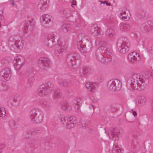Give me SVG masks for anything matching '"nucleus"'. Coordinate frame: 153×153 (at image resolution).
<instances>
[{
  "label": "nucleus",
  "instance_id": "1",
  "mask_svg": "<svg viewBox=\"0 0 153 153\" xmlns=\"http://www.w3.org/2000/svg\"><path fill=\"white\" fill-rule=\"evenodd\" d=\"M143 82V79L140 75L134 74L127 81V86L130 90H143L146 85Z\"/></svg>",
  "mask_w": 153,
  "mask_h": 153
},
{
  "label": "nucleus",
  "instance_id": "2",
  "mask_svg": "<svg viewBox=\"0 0 153 153\" xmlns=\"http://www.w3.org/2000/svg\"><path fill=\"white\" fill-rule=\"evenodd\" d=\"M117 45L118 51L121 53L125 54L129 51L130 43L127 38L122 37L118 39Z\"/></svg>",
  "mask_w": 153,
  "mask_h": 153
},
{
  "label": "nucleus",
  "instance_id": "3",
  "mask_svg": "<svg viewBox=\"0 0 153 153\" xmlns=\"http://www.w3.org/2000/svg\"><path fill=\"white\" fill-rule=\"evenodd\" d=\"M30 118L33 123H41L43 118V113L40 109L37 108L31 110L29 113Z\"/></svg>",
  "mask_w": 153,
  "mask_h": 153
},
{
  "label": "nucleus",
  "instance_id": "4",
  "mask_svg": "<svg viewBox=\"0 0 153 153\" xmlns=\"http://www.w3.org/2000/svg\"><path fill=\"white\" fill-rule=\"evenodd\" d=\"M121 86L120 81L117 79L110 80L108 82L107 85L108 89L112 91L119 90Z\"/></svg>",
  "mask_w": 153,
  "mask_h": 153
},
{
  "label": "nucleus",
  "instance_id": "5",
  "mask_svg": "<svg viewBox=\"0 0 153 153\" xmlns=\"http://www.w3.org/2000/svg\"><path fill=\"white\" fill-rule=\"evenodd\" d=\"M53 18L51 16L48 14L43 15L40 18L41 22L45 28H50L53 25Z\"/></svg>",
  "mask_w": 153,
  "mask_h": 153
},
{
  "label": "nucleus",
  "instance_id": "6",
  "mask_svg": "<svg viewBox=\"0 0 153 153\" xmlns=\"http://www.w3.org/2000/svg\"><path fill=\"white\" fill-rule=\"evenodd\" d=\"M91 42L90 41H87L85 44H77V48L80 51L84 54L88 52L92 48Z\"/></svg>",
  "mask_w": 153,
  "mask_h": 153
},
{
  "label": "nucleus",
  "instance_id": "7",
  "mask_svg": "<svg viewBox=\"0 0 153 153\" xmlns=\"http://www.w3.org/2000/svg\"><path fill=\"white\" fill-rule=\"evenodd\" d=\"M122 130L119 128L114 129L113 128H110L107 131V134L110 139L115 140L118 137Z\"/></svg>",
  "mask_w": 153,
  "mask_h": 153
},
{
  "label": "nucleus",
  "instance_id": "8",
  "mask_svg": "<svg viewBox=\"0 0 153 153\" xmlns=\"http://www.w3.org/2000/svg\"><path fill=\"white\" fill-rule=\"evenodd\" d=\"M23 45V41L21 39L19 40H16L14 45H12L10 46V48L11 51L18 52L22 48Z\"/></svg>",
  "mask_w": 153,
  "mask_h": 153
},
{
  "label": "nucleus",
  "instance_id": "9",
  "mask_svg": "<svg viewBox=\"0 0 153 153\" xmlns=\"http://www.w3.org/2000/svg\"><path fill=\"white\" fill-rule=\"evenodd\" d=\"M1 79L4 81H8L10 79L11 76V70L8 68H6L3 69L0 72Z\"/></svg>",
  "mask_w": 153,
  "mask_h": 153
},
{
  "label": "nucleus",
  "instance_id": "10",
  "mask_svg": "<svg viewBox=\"0 0 153 153\" xmlns=\"http://www.w3.org/2000/svg\"><path fill=\"white\" fill-rule=\"evenodd\" d=\"M50 61L48 58L41 57L39 58V64L40 67L44 70H46L49 68Z\"/></svg>",
  "mask_w": 153,
  "mask_h": 153
},
{
  "label": "nucleus",
  "instance_id": "11",
  "mask_svg": "<svg viewBox=\"0 0 153 153\" xmlns=\"http://www.w3.org/2000/svg\"><path fill=\"white\" fill-rule=\"evenodd\" d=\"M140 29L144 32L147 33L151 31L153 29V21H148L142 24Z\"/></svg>",
  "mask_w": 153,
  "mask_h": 153
},
{
  "label": "nucleus",
  "instance_id": "12",
  "mask_svg": "<svg viewBox=\"0 0 153 153\" xmlns=\"http://www.w3.org/2000/svg\"><path fill=\"white\" fill-rule=\"evenodd\" d=\"M90 32L94 36L97 38H100L102 35V33L100 31V28L96 24L92 25L91 26Z\"/></svg>",
  "mask_w": 153,
  "mask_h": 153
},
{
  "label": "nucleus",
  "instance_id": "13",
  "mask_svg": "<svg viewBox=\"0 0 153 153\" xmlns=\"http://www.w3.org/2000/svg\"><path fill=\"white\" fill-rule=\"evenodd\" d=\"M128 58V61L132 63H136L140 59L139 54L136 52H132L129 54Z\"/></svg>",
  "mask_w": 153,
  "mask_h": 153
},
{
  "label": "nucleus",
  "instance_id": "14",
  "mask_svg": "<svg viewBox=\"0 0 153 153\" xmlns=\"http://www.w3.org/2000/svg\"><path fill=\"white\" fill-rule=\"evenodd\" d=\"M106 49L105 45H102L99 47L96 51L95 56L97 59L100 61L104 56L103 53L105 52Z\"/></svg>",
  "mask_w": 153,
  "mask_h": 153
},
{
  "label": "nucleus",
  "instance_id": "15",
  "mask_svg": "<svg viewBox=\"0 0 153 153\" xmlns=\"http://www.w3.org/2000/svg\"><path fill=\"white\" fill-rule=\"evenodd\" d=\"M48 0H41L39 3L37 8L39 11H44L48 7Z\"/></svg>",
  "mask_w": 153,
  "mask_h": 153
},
{
  "label": "nucleus",
  "instance_id": "16",
  "mask_svg": "<svg viewBox=\"0 0 153 153\" xmlns=\"http://www.w3.org/2000/svg\"><path fill=\"white\" fill-rule=\"evenodd\" d=\"M66 49L67 47L66 46L62 45H57L56 47L55 50V55L59 57H61L62 56V52Z\"/></svg>",
  "mask_w": 153,
  "mask_h": 153
},
{
  "label": "nucleus",
  "instance_id": "17",
  "mask_svg": "<svg viewBox=\"0 0 153 153\" xmlns=\"http://www.w3.org/2000/svg\"><path fill=\"white\" fill-rule=\"evenodd\" d=\"M50 92L48 89H47L44 85H41L38 88L37 93L39 96L43 97L48 95Z\"/></svg>",
  "mask_w": 153,
  "mask_h": 153
},
{
  "label": "nucleus",
  "instance_id": "18",
  "mask_svg": "<svg viewBox=\"0 0 153 153\" xmlns=\"http://www.w3.org/2000/svg\"><path fill=\"white\" fill-rule=\"evenodd\" d=\"M54 37L52 36H48L45 41V45L49 48H51L54 46L56 42L54 40Z\"/></svg>",
  "mask_w": 153,
  "mask_h": 153
},
{
  "label": "nucleus",
  "instance_id": "19",
  "mask_svg": "<svg viewBox=\"0 0 153 153\" xmlns=\"http://www.w3.org/2000/svg\"><path fill=\"white\" fill-rule=\"evenodd\" d=\"M68 119L67 128L70 129L74 128L76 123V118L74 116L69 117Z\"/></svg>",
  "mask_w": 153,
  "mask_h": 153
},
{
  "label": "nucleus",
  "instance_id": "20",
  "mask_svg": "<svg viewBox=\"0 0 153 153\" xmlns=\"http://www.w3.org/2000/svg\"><path fill=\"white\" fill-rule=\"evenodd\" d=\"M73 11L68 8L62 9L60 11V13L62 16L65 18H68L72 16Z\"/></svg>",
  "mask_w": 153,
  "mask_h": 153
},
{
  "label": "nucleus",
  "instance_id": "21",
  "mask_svg": "<svg viewBox=\"0 0 153 153\" xmlns=\"http://www.w3.org/2000/svg\"><path fill=\"white\" fill-rule=\"evenodd\" d=\"M33 20L31 19L29 20H27L25 24L24 27V29L25 31L29 30L30 31L32 30L34 28V24L33 22Z\"/></svg>",
  "mask_w": 153,
  "mask_h": 153
},
{
  "label": "nucleus",
  "instance_id": "22",
  "mask_svg": "<svg viewBox=\"0 0 153 153\" xmlns=\"http://www.w3.org/2000/svg\"><path fill=\"white\" fill-rule=\"evenodd\" d=\"M82 102V100L79 98L76 99L74 101V106L75 108V111L78 112L79 110Z\"/></svg>",
  "mask_w": 153,
  "mask_h": 153
},
{
  "label": "nucleus",
  "instance_id": "23",
  "mask_svg": "<svg viewBox=\"0 0 153 153\" xmlns=\"http://www.w3.org/2000/svg\"><path fill=\"white\" fill-rule=\"evenodd\" d=\"M115 34L114 31L113 29L110 28L107 29L105 33L106 38L110 40L114 38Z\"/></svg>",
  "mask_w": 153,
  "mask_h": 153
},
{
  "label": "nucleus",
  "instance_id": "24",
  "mask_svg": "<svg viewBox=\"0 0 153 153\" xmlns=\"http://www.w3.org/2000/svg\"><path fill=\"white\" fill-rule=\"evenodd\" d=\"M97 85L95 82L91 83L90 82H87L85 84V87L88 90L91 92H93L95 89L97 87Z\"/></svg>",
  "mask_w": 153,
  "mask_h": 153
},
{
  "label": "nucleus",
  "instance_id": "25",
  "mask_svg": "<svg viewBox=\"0 0 153 153\" xmlns=\"http://www.w3.org/2000/svg\"><path fill=\"white\" fill-rule=\"evenodd\" d=\"M39 104L42 107L46 109H49L51 107L50 103L47 101L41 100L39 101Z\"/></svg>",
  "mask_w": 153,
  "mask_h": 153
},
{
  "label": "nucleus",
  "instance_id": "26",
  "mask_svg": "<svg viewBox=\"0 0 153 153\" xmlns=\"http://www.w3.org/2000/svg\"><path fill=\"white\" fill-rule=\"evenodd\" d=\"M59 119L60 120L61 123L67 128L68 126V117H64L62 115L60 114L59 116Z\"/></svg>",
  "mask_w": 153,
  "mask_h": 153
},
{
  "label": "nucleus",
  "instance_id": "27",
  "mask_svg": "<svg viewBox=\"0 0 153 153\" xmlns=\"http://www.w3.org/2000/svg\"><path fill=\"white\" fill-rule=\"evenodd\" d=\"M90 69L88 68H81L79 71V74L82 76L86 77L90 73Z\"/></svg>",
  "mask_w": 153,
  "mask_h": 153
},
{
  "label": "nucleus",
  "instance_id": "28",
  "mask_svg": "<svg viewBox=\"0 0 153 153\" xmlns=\"http://www.w3.org/2000/svg\"><path fill=\"white\" fill-rule=\"evenodd\" d=\"M120 29L122 31H127L130 29V26L127 24L121 23L120 24Z\"/></svg>",
  "mask_w": 153,
  "mask_h": 153
},
{
  "label": "nucleus",
  "instance_id": "29",
  "mask_svg": "<svg viewBox=\"0 0 153 153\" xmlns=\"http://www.w3.org/2000/svg\"><path fill=\"white\" fill-rule=\"evenodd\" d=\"M138 101L137 102V104L139 106H141L145 105L146 100L144 96H139L137 98Z\"/></svg>",
  "mask_w": 153,
  "mask_h": 153
},
{
  "label": "nucleus",
  "instance_id": "30",
  "mask_svg": "<svg viewBox=\"0 0 153 153\" xmlns=\"http://www.w3.org/2000/svg\"><path fill=\"white\" fill-rule=\"evenodd\" d=\"M79 57V55L76 53H71L69 54L68 57V60L72 61L78 59Z\"/></svg>",
  "mask_w": 153,
  "mask_h": 153
},
{
  "label": "nucleus",
  "instance_id": "31",
  "mask_svg": "<svg viewBox=\"0 0 153 153\" xmlns=\"http://www.w3.org/2000/svg\"><path fill=\"white\" fill-rule=\"evenodd\" d=\"M61 29L65 33L70 32L71 30V25L69 24H63L61 27Z\"/></svg>",
  "mask_w": 153,
  "mask_h": 153
},
{
  "label": "nucleus",
  "instance_id": "32",
  "mask_svg": "<svg viewBox=\"0 0 153 153\" xmlns=\"http://www.w3.org/2000/svg\"><path fill=\"white\" fill-rule=\"evenodd\" d=\"M25 59L24 57L21 56L17 57L15 59L14 62L15 63H18L22 65L25 62Z\"/></svg>",
  "mask_w": 153,
  "mask_h": 153
},
{
  "label": "nucleus",
  "instance_id": "33",
  "mask_svg": "<svg viewBox=\"0 0 153 153\" xmlns=\"http://www.w3.org/2000/svg\"><path fill=\"white\" fill-rule=\"evenodd\" d=\"M58 82L59 84L64 86H67L69 84V81L68 80L63 79L62 78L59 79Z\"/></svg>",
  "mask_w": 153,
  "mask_h": 153
},
{
  "label": "nucleus",
  "instance_id": "34",
  "mask_svg": "<svg viewBox=\"0 0 153 153\" xmlns=\"http://www.w3.org/2000/svg\"><path fill=\"white\" fill-rule=\"evenodd\" d=\"M62 96L61 93L58 91H55L54 92L53 98L56 101H57L60 99Z\"/></svg>",
  "mask_w": 153,
  "mask_h": 153
},
{
  "label": "nucleus",
  "instance_id": "35",
  "mask_svg": "<svg viewBox=\"0 0 153 153\" xmlns=\"http://www.w3.org/2000/svg\"><path fill=\"white\" fill-rule=\"evenodd\" d=\"M121 146H119L118 143L114 144L112 149L113 153H118L119 150L121 149Z\"/></svg>",
  "mask_w": 153,
  "mask_h": 153
},
{
  "label": "nucleus",
  "instance_id": "36",
  "mask_svg": "<svg viewBox=\"0 0 153 153\" xmlns=\"http://www.w3.org/2000/svg\"><path fill=\"white\" fill-rule=\"evenodd\" d=\"M111 60V58L110 56L107 57L103 56L100 62L105 64H107Z\"/></svg>",
  "mask_w": 153,
  "mask_h": 153
},
{
  "label": "nucleus",
  "instance_id": "37",
  "mask_svg": "<svg viewBox=\"0 0 153 153\" xmlns=\"http://www.w3.org/2000/svg\"><path fill=\"white\" fill-rule=\"evenodd\" d=\"M42 85H44L45 88L47 89H48L50 91H51V88L53 86V84H52L51 82H47L45 83V84Z\"/></svg>",
  "mask_w": 153,
  "mask_h": 153
},
{
  "label": "nucleus",
  "instance_id": "38",
  "mask_svg": "<svg viewBox=\"0 0 153 153\" xmlns=\"http://www.w3.org/2000/svg\"><path fill=\"white\" fill-rule=\"evenodd\" d=\"M10 60L11 59L10 57H5L1 60V63L4 65H6L9 63Z\"/></svg>",
  "mask_w": 153,
  "mask_h": 153
},
{
  "label": "nucleus",
  "instance_id": "39",
  "mask_svg": "<svg viewBox=\"0 0 153 153\" xmlns=\"http://www.w3.org/2000/svg\"><path fill=\"white\" fill-rule=\"evenodd\" d=\"M9 126L12 129H15L16 127V122L13 120H10L9 122Z\"/></svg>",
  "mask_w": 153,
  "mask_h": 153
},
{
  "label": "nucleus",
  "instance_id": "40",
  "mask_svg": "<svg viewBox=\"0 0 153 153\" xmlns=\"http://www.w3.org/2000/svg\"><path fill=\"white\" fill-rule=\"evenodd\" d=\"M3 9V6L0 5V19L1 21H2L4 20Z\"/></svg>",
  "mask_w": 153,
  "mask_h": 153
},
{
  "label": "nucleus",
  "instance_id": "41",
  "mask_svg": "<svg viewBox=\"0 0 153 153\" xmlns=\"http://www.w3.org/2000/svg\"><path fill=\"white\" fill-rule=\"evenodd\" d=\"M6 114V111L3 108H0V117H4Z\"/></svg>",
  "mask_w": 153,
  "mask_h": 153
},
{
  "label": "nucleus",
  "instance_id": "42",
  "mask_svg": "<svg viewBox=\"0 0 153 153\" xmlns=\"http://www.w3.org/2000/svg\"><path fill=\"white\" fill-rule=\"evenodd\" d=\"M69 105L68 103H63L61 105V109L65 110L68 108Z\"/></svg>",
  "mask_w": 153,
  "mask_h": 153
},
{
  "label": "nucleus",
  "instance_id": "43",
  "mask_svg": "<svg viewBox=\"0 0 153 153\" xmlns=\"http://www.w3.org/2000/svg\"><path fill=\"white\" fill-rule=\"evenodd\" d=\"M14 64L15 68L16 69V70H19L20 69L22 66V65L18 64L17 63H15L14 62Z\"/></svg>",
  "mask_w": 153,
  "mask_h": 153
},
{
  "label": "nucleus",
  "instance_id": "44",
  "mask_svg": "<svg viewBox=\"0 0 153 153\" xmlns=\"http://www.w3.org/2000/svg\"><path fill=\"white\" fill-rule=\"evenodd\" d=\"M28 80V82L30 83V85L31 83L33 82L34 80L33 76H30Z\"/></svg>",
  "mask_w": 153,
  "mask_h": 153
},
{
  "label": "nucleus",
  "instance_id": "45",
  "mask_svg": "<svg viewBox=\"0 0 153 153\" xmlns=\"http://www.w3.org/2000/svg\"><path fill=\"white\" fill-rule=\"evenodd\" d=\"M122 18L124 20V21H126L129 19V17L128 16L124 15L123 16H122Z\"/></svg>",
  "mask_w": 153,
  "mask_h": 153
},
{
  "label": "nucleus",
  "instance_id": "46",
  "mask_svg": "<svg viewBox=\"0 0 153 153\" xmlns=\"http://www.w3.org/2000/svg\"><path fill=\"white\" fill-rule=\"evenodd\" d=\"M20 0H9V1L10 3L13 5V6L14 4V2H17L19 1Z\"/></svg>",
  "mask_w": 153,
  "mask_h": 153
},
{
  "label": "nucleus",
  "instance_id": "47",
  "mask_svg": "<svg viewBox=\"0 0 153 153\" xmlns=\"http://www.w3.org/2000/svg\"><path fill=\"white\" fill-rule=\"evenodd\" d=\"M29 134H30V135H35L36 134L35 129H33L30 131L29 132Z\"/></svg>",
  "mask_w": 153,
  "mask_h": 153
},
{
  "label": "nucleus",
  "instance_id": "48",
  "mask_svg": "<svg viewBox=\"0 0 153 153\" xmlns=\"http://www.w3.org/2000/svg\"><path fill=\"white\" fill-rule=\"evenodd\" d=\"M35 133L36 134H38L41 133L42 131V130L39 128H35Z\"/></svg>",
  "mask_w": 153,
  "mask_h": 153
},
{
  "label": "nucleus",
  "instance_id": "49",
  "mask_svg": "<svg viewBox=\"0 0 153 153\" xmlns=\"http://www.w3.org/2000/svg\"><path fill=\"white\" fill-rule=\"evenodd\" d=\"M76 4V0H73L71 2V6L73 7L74 5Z\"/></svg>",
  "mask_w": 153,
  "mask_h": 153
},
{
  "label": "nucleus",
  "instance_id": "50",
  "mask_svg": "<svg viewBox=\"0 0 153 153\" xmlns=\"http://www.w3.org/2000/svg\"><path fill=\"white\" fill-rule=\"evenodd\" d=\"M150 53L152 54L153 55V45L151 47Z\"/></svg>",
  "mask_w": 153,
  "mask_h": 153
},
{
  "label": "nucleus",
  "instance_id": "51",
  "mask_svg": "<svg viewBox=\"0 0 153 153\" xmlns=\"http://www.w3.org/2000/svg\"><path fill=\"white\" fill-rule=\"evenodd\" d=\"M106 52V53H108V54L109 55H110V54L111 53V52H110V50L108 51V49L106 48V49L105 50V52Z\"/></svg>",
  "mask_w": 153,
  "mask_h": 153
},
{
  "label": "nucleus",
  "instance_id": "52",
  "mask_svg": "<svg viewBox=\"0 0 153 153\" xmlns=\"http://www.w3.org/2000/svg\"><path fill=\"white\" fill-rule=\"evenodd\" d=\"M120 14L121 15V16H123V15H126V12L125 11H123L120 13Z\"/></svg>",
  "mask_w": 153,
  "mask_h": 153
},
{
  "label": "nucleus",
  "instance_id": "53",
  "mask_svg": "<svg viewBox=\"0 0 153 153\" xmlns=\"http://www.w3.org/2000/svg\"><path fill=\"white\" fill-rule=\"evenodd\" d=\"M116 108H117L116 107L115 108V107L113 106L112 105L111 106V108L112 109L113 108L115 109V110H114V112H116V110H117V109Z\"/></svg>",
  "mask_w": 153,
  "mask_h": 153
},
{
  "label": "nucleus",
  "instance_id": "54",
  "mask_svg": "<svg viewBox=\"0 0 153 153\" xmlns=\"http://www.w3.org/2000/svg\"><path fill=\"white\" fill-rule=\"evenodd\" d=\"M133 114L134 116H136L137 114L136 112L134 111L133 112Z\"/></svg>",
  "mask_w": 153,
  "mask_h": 153
},
{
  "label": "nucleus",
  "instance_id": "55",
  "mask_svg": "<svg viewBox=\"0 0 153 153\" xmlns=\"http://www.w3.org/2000/svg\"><path fill=\"white\" fill-rule=\"evenodd\" d=\"M90 109H92V108L93 109V111L94 110V106H93L92 105H91V106H90Z\"/></svg>",
  "mask_w": 153,
  "mask_h": 153
},
{
  "label": "nucleus",
  "instance_id": "56",
  "mask_svg": "<svg viewBox=\"0 0 153 153\" xmlns=\"http://www.w3.org/2000/svg\"><path fill=\"white\" fill-rule=\"evenodd\" d=\"M27 33V32L26 31H25L24 33V35L26 37H27L28 36H25V34H26V33Z\"/></svg>",
  "mask_w": 153,
  "mask_h": 153
},
{
  "label": "nucleus",
  "instance_id": "57",
  "mask_svg": "<svg viewBox=\"0 0 153 153\" xmlns=\"http://www.w3.org/2000/svg\"><path fill=\"white\" fill-rule=\"evenodd\" d=\"M106 5H109V6L111 5V3H108V2L107 3Z\"/></svg>",
  "mask_w": 153,
  "mask_h": 153
},
{
  "label": "nucleus",
  "instance_id": "58",
  "mask_svg": "<svg viewBox=\"0 0 153 153\" xmlns=\"http://www.w3.org/2000/svg\"><path fill=\"white\" fill-rule=\"evenodd\" d=\"M2 151L1 149H0V153H2Z\"/></svg>",
  "mask_w": 153,
  "mask_h": 153
},
{
  "label": "nucleus",
  "instance_id": "59",
  "mask_svg": "<svg viewBox=\"0 0 153 153\" xmlns=\"http://www.w3.org/2000/svg\"><path fill=\"white\" fill-rule=\"evenodd\" d=\"M151 3L152 4H153V0H151Z\"/></svg>",
  "mask_w": 153,
  "mask_h": 153
},
{
  "label": "nucleus",
  "instance_id": "60",
  "mask_svg": "<svg viewBox=\"0 0 153 153\" xmlns=\"http://www.w3.org/2000/svg\"><path fill=\"white\" fill-rule=\"evenodd\" d=\"M109 19V21H112L113 20V19Z\"/></svg>",
  "mask_w": 153,
  "mask_h": 153
},
{
  "label": "nucleus",
  "instance_id": "61",
  "mask_svg": "<svg viewBox=\"0 0 153 153\" xmlns=\"http://www.w3.org/2000/svg\"><path fill=\"white\" fill-rule=\"evenodd\" d=\"M11 37H10V38H9V40L10 41H11Z\"/></svg>",
  "mask_w": 153,
  "mask_h": 153
},
{
  "label": "nucleus",
  "instance_id": "62",
  "mask_svg": "<svg viewBox=\"0 0 153 153\" xmlns=\"http://www.w3.org/2000/svg\"><path fill=\"white\" fill-rule=\"evenodd\" d=\"M12 100L13 101H14L12 99H10V100H9V101H11V100Z\"/></svg>",
  "mask_w": 153,
  "mask_h": 153
},
{
  "label": "nucleus",
  "instance_id": "63",
  "mask_svg": "<svg viewBox=\"0 0 153 153\" xmlns=\"http://www.w3.org/2000/svg\"><path fill=\"white\" fill-rule=\"evenodd\" d=\"M1 21H0V27H1Z\"/></svg>",
  "mask_w": 153,
  "mask_h": 153
},
{
  "label": "nucleus",
  "instance_id": "64",
  "mask_svg": "<svg viewBox=\"0 0 153 153\" xmlns=\"http://www.w3.org/2000/svg\"><path fill=\"white\" fill-rule=\"evenodd\" d=\"M62 153H67L66 152H64Z\"/></svg>",
  "mask_w": 153,
  "mask_h": 153
}]
</instances>
